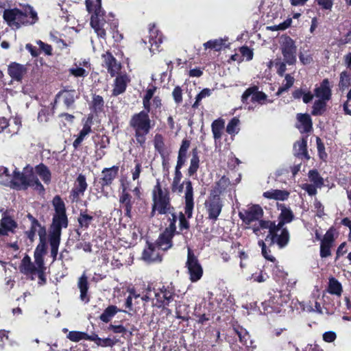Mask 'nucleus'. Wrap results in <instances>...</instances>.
Instances as JSON below:
<instances>
[{
	"instance_id": "16",
	"label": "nucleus",
	"mask_w": 351,
	"mask_h": 351,
	"mask_svg": "<svg viewBox=\"0 0 351 351\" xmlns=\"http://www.w3.org/2000/svg\"><path fill=\"white\" fill-rule=\"evenodd\" d=\"M88 187L86 177L82 174H80L74 184V186L71 192V198L72 202H77L81 197L84 195Z\"/></svg>"
},
{
	"instance_id": "32",
	"label": "nucleus",
	"mask_w": 351,
	"mask_h": 351,
	"mask_svg": "<svg viewBox=\"0 0 351 351\" xmlns=\"http://www.w3.org/2000/svg\"><path fill=\"white\" fill-rule=\"evenodd\" d=\"M77 286L80 291V300L84 303H88L90 300L87 294L88 285L87 277L84 274L79 278Z\"/></svg>"
},
{
	"instance_id": "35",
	"label": "nucleus",
	"mask_w": 351,
	"mask_h": 351,
	"mask_svg": "<svg viewBox=\"0 0 351 351\" xmlns=\"http://www.w3.org/2000/svg\"><path fill=\"white\" fill-rule=\"evenodd\" d=\"M154 145L155 149L160 154L161 157L163 158L162 164L165 165V158L167 155V151L165 149L164 138L161 134H156L155 135L154 139Z\"/></svg>"
},
{
	"instance_id": "39",
	"label": "nucleus",
	"mask_w": 351,
	"mask_h": 351,
	"mask_svg": "<svg viewBox=\"0 0 351 351\" xmlns=\"http://www.w3.org/2000/svg\"><path fill=\"white\" fill-rule=\"evenodd\" d=\"M190 146V142L188 140H183L181 147L179 150L178 161L176 166H178V168H182L185 162L186 152Z\"/></svg>"
},
{
	"instance_id": "28",
	"label": "nucleus",
	"mask_w": 351,
	"mask_h": 351,
	"mask_svg": "<svg viewBox=\"0 0 351 351\" xmlns=\"http://www.w3.org/2000/svg\"><path fill=\"white\" fill-rule=\"evenodd\" d=\"M119 171V167L117 166H113L110 168H105L103 169L102 178L101 180V185L102 186H108L110 185L112 180L116 178Z\"/></svg>"
},
{
	"instance_id": "1",
	"label": "nucleus",
	"mask_w": 351,
	"mask_h": 351,
	"mask_svg": "<svg viewBox=\"0 0 351 351\" xmlns=\"http://www.w3.org/2000/svg\"><path fill=\"white\" fill-rule=\"evenodd\" d=\"M86 5L91 14L90 25L99 37L105 38L107 33L113 34L116 31L118 23L112 13L106 14L102 9L101 0H86Z\"/></svg>"
},
{
	"instance_id": "40",
	"label": "nucleus",
	"mask_w": 351,
	"mask_h": 351,
	"mask_svg": "<svg viewBox=\"0 0 351 351\" xmlns=\"http://www.w3.org/2000/svg\"><path fill=\"white\" fill-rule=\"evenodd\" d=\"M121 311H122L118 309L116 306L110 305L104 310L99 318L103 322L108 323L118 312Z\"/></svg>"
},
{
	"instance_id": "34",
	"label": "nucleus",
	"mask_w": 351,
	"mask_h": 351,
	"mask_svg": "<svg viewBox=\"0 0 351 351\" xmlns=\"http://www.w3.org/2000/svg\"><path fill=\"white\" fill-rule=\"evenodd\" d=\"M104 58L108 71L112 76H114L119 70L120 65L117 63L115 58L109 53L104 55Z\"/></svg>"
},
{
	"instance_id": "17",
	"label": "nucleus",
	"mask_w": 351,
	"mask_h": 351,
	"mask_svg": "<svg viewBox=\"0 0 351 351\" xmlns=\"http://www.w3.org/2000/svg\"><path fill=\"white\" fill-rule=\"evenodd\" d=\"M25 168L29 187L33 188L39 192H43L45 188L35 173V168L29 165H27Z\"/></svg>"
},
{
	"instance_id": "6",
	"label": "nucleus",
	"mask_w": 351,
	"mask_h": 351,
	"mask_svg": "<svg viewBox=\"0 0 351 351\" xmlns=\"http://www.w3.org/2000/svg\"><path fill=\"white\" fill-rule=\"evenodd\" d=\"M152 195L153 201L152 216H154L156 212L160 215L171 214L172 217L176 215L173 213L174 208L171 204L169 192L167 189L162 188L158 180L152 190Z\"/></svg>"
},
{
	"instance_id": "20",
	"label": "nucleus",
	"mask_w": 351,
	"mask_h": 351,
	"mask_svg": "<svg viewBox=\"0 0 351 351\" xmlns=\"http://www.w3.org/2000/svg\"><path fill=\"white\" fill-rule=\"evenodd\" d=\"M27 217L31 221L30 230L35 233H37L40 239V244H42V249L43 250L46 242V229L42 226L40 223L35 219L32 215L28 214Z\"/></svg>"
},
{
	"instance_id": "51",
	"label": "nucleus",
	"mask_w": 351,
	"mask_h": 351,
	"mask_svg": "<svg viewBox=\"0 0 351 351\" xmlns=\"http://www.w3.org/2000/svg\"><path fill=\"white\" fill-rule=\"evenodd\" d=\"M326 101L319 99L316 100L313 106L312 114L315 116L322 114L326 110Z\"/></svg>"
},
{
	"instance_id": "41",
	"label": "nucleus",
	"mask_w": 351,
	"mask_h": 351,
	"mask_svg": "<svg viewBox=\"0 0 351 351\" xmlns=\"http://www.w3.org/2000/svg\"><path fill=\"white\" fill-rule=\"evenodd\" d=\"M268 278L269 276L263 269H258L256 271H252L246 280L261 283L265 282Z\"/></svg>"
},
{
	"instance_id": "14",
	"label": "nucleus",
	"mask_w": 351,
	"mask_h": 351,
	"mask_svg": "<svg viewBox=\"0 0 351 351\" xmlns=\"http://www.w3.org/2000/svg\"><path fill=\"white\" fill-rule=\"evenodd\" d=\"M155 302L153 304L158 308L168 305L173 300L174 293L171 288L162 287L158 291H154Z\"/></svg>"
},
{
	"instance_id": "54",
	"label": "nucleus",
	"mask_w": 351,
	"mask_h": 351,
	"mask_svg": "<svg viewBox=\"0 0 351 351\" xmlns=\"http://www.w3.org/2000/svg\"><path fill=\"white\" fill-rule=\"evenodd\" d=\"M199 156L197 155V153L195 150H193V156H192V158H191V162H190V166L189 168V176H193V174H195L197 172V171L199 168Z\"/></svg>"
},
{
	"instance_id": "8",
	"label": "nucleus",
	"mask_w": 351,
	"mask_h": 351,
	"mask_svg": "<svg viewBox=\"0 0 351 351\" xmlns=\"http://www.w3.org/2000/svg\"><path fill=\"white\" fill-rule=\"evenodd\" d=\"M176 215L173 216V219H171V222L165 230L160 235L157 240L156 246L162 250H167L171 247L172 241L173 237H176L178 239V245H181L183 243H186V237L179 232H176Z\"/></svg>"
},
{
	"instance_id": "25",
	"label": "nucleus",
	"mask_w": 351,
	"mask_h": 351,
	"mask_svg": "<svg viewBox=\"0 0 351 351\" xmlns=\"http://www.w3.org/2000/svg\"><path fill=\"white\" fill-rule=\"evenodd\" d=\"M27 69L25 66L13 62L8 66V74L14 80L21 81L25 75Z\"/></svg>"
},
{
	"instance_id": "3",
	"label": "nucleus",
	"mask_w": 351,
	"mask_h": 351,
	"mask_svg": "<svg viewBox=\"0 0 351 351\" xmlns=\"http://www.w3.org/2000/svg\"><path fill=\"white\" fill-rule=\"evenodd\" d=\"M266 230H268V234L265 237V242L269 245L276 243L280 249L287 245L289 241V233L287 228L270 221H261L258 226L253 227V232L258 237Z\"/></svg>"
},
{
	"instance_id": "4",
	"label": "nucleus",
	"mask_w": 351,
	"mask_h": 351,
	"mask_svg": "<svg viewBox=\"0 0 351 351\" xmlns=\"http://www.w3.org/2000/svg\"><path fill=\"white\" fill-rule=\"evenodd\" d=\"M3 19L12 29L33 25L38 20L37 12L29 5L25 6V12L17 8L5 10Z\"/></svg>"
},
{
	"instance_id": "26",
	"label": "nucleus",
	"mask_w": 351,
	"mask_h": 351,
	"mask_svg": "<svg viewBox=\"0 0 351 351\" xmlns=\"http://www.w3.org/2000/svg\"><path fill=\"white\" fill-rule=\"evenodd\" d=\"M297 119L298 121L297 123V128L299 129L300 132H308L311 130L312 120L309 114H298Z\"/></svg>"
},
{
	"instance_id": "63",
	"label": "nucleus",
	"mask_w": 351,
	"mask_h": 351,
	"mask_svg": "<svg viewBox=\"0 0 351 351\" xmlns=\"http://www.w3.org/2000/svg\"><path fill=\"white\" fill-rule=\"evenodd\" d=\"M172 96L176 104H181L182 102V88L178 86H176L172 92Z\"/></svg>"
},
{
	"instance_id": "36",
	"label": "nucleus",
	"mask_w": 351,
	"mask_h": 351,
	"mask_svg": "<svg viewBox=\"0 0 351 351\" xmlns=\"http://www.w3.org/2000/svg\"><path fill=\"white\" fill-rule=\"evenodd\" d=\"M93 221V216L88 214L86 210H80L77 221L81 229L86 230Z\"/></svg>"
},
{
	"instance_id": "23",
	"label": "nucleus",
	"mask_w": 351,
	"mask_h": 351,
	"mask_svg": "<svg viewBox=\"0 0 351 351\" xmlns=\"http://www.w3.org/2000/svg\"><path fill=\"white\" fill-rule=\"evenodd\" d=\"M77 97V95L75 90H63L57 95L56 103L58 99L62 100L64 105L69 108L73 104Z\"/></svg>"
},
{
	"instance_id": "47",
	"label": "nucleus",
	"mask_w": 351,
	"mask_h": 351,
	"mask_svg": "<svg viewBox=\"0 0 351 351\" xmlns=\"http://www.w3.org/2000/svg\"><path fill=\"white\" fill-rule=\"evenodd\" d=\"M239 131L240 120L237 117H233L226 126V132L231 136H235Z\"/></svg>"
},
{
	"instance_id": "7",
	"label": "nucleus",
	"mask_w": 351,
	"mask_h": 351,
	"mask_svg": "<svg viewBox=\"0 0 351 351\" xmlns=\"http://www.w3.org/2000/svg\"><path fill=\"white\" fill-rule=\"evenodd\" d=\"M130 125L135 132L136 142L143 146L146 141L145 136L152 128V121L147 112L142 110L134 114L130 119Z\"/></svg>"
},
{
	"instance_id": "9",
	"label": "nucleus",
	"mask_w": 351,
	"mask_h": 351,
	"mask_svg": "<svg viewBox=\"0 0 351 351\" xmlns=\"http://www.w3.org/2000/svg\"><path fill=\"white\" fill-rule=\"evenodd\" d=\"M263 209L258 205H254L239 213V216L244 223L247 225L248 229L253 230V227L258 226L259 222L264 221L261 219L263 217Z\"/></svg>"
},
{
	"instance_id": "10",
	"label": "nucleus",
	"mask_w": 351,
	"mask_h": 351,
	"mask_svg": "<svg viewBox=\"0 0 351 351\" xmlns=\"http://www.w3.org/2000/svg\"><path fill=\"white\" fill-rule=\"evenodd\" d=\"M186 267L191 282H195L201 279L203 275L202 267L192 250L189 247L188 248Z\"/></svg>"
},
{
	"instance_id": "48",
	"label": "nucleus",
	"mask_w": 351,
	"mask_h": 351,
	"mask_svg": "<svg viewBox=\"0 0 351 351\" xmlns=\"http://www.w3.org/2000/svg\"><path fill=\"white\" fill-rule=\"evenodd\" d=\"M308 176L311 184L317 186L319 189L322 188L324 185V179L320 176L317 170H310Z\"/></svg>"
},
{
	"instance_id": "24",
	"label": "nucleus",
	"mask_w": 351,
	"mask_h": 351,
	"mask_svg": "<svg viewBox=\"0 0 351 351\" xmlns=\"http://www.w3.org/2000/svg\"><path fill=\"white\" fill-rule=\"evenodd\" d=\"M230 184V182L229 178L226 176H222L213 186L209 194L220 197V195L226 192Z\"/></svg>"
},
{
	"instance_id": "44",
	"label": "nucleus",
	"mask_w": 351,
	"mask_h": 351,
	"mask_svg": "<svg viewBox=\"0 0 351 351\" xmlns=\"http://www.w3.org/2000/svg\"><path fill=\"white\" fill-rule=\"evenodd\" d=\"M307 141L306 138H302L301 141L296 142L294 145V149L295 154L298 156H303L309 158L307 150Z\"/></svg>"
},
{
	"instance_id": "21",
	"label": "nucleus",
	"mask_w": 351,
	"mask_h": 351,
	"mask_svg": "<svg viewBox=\"0 0 351 351\" xmlns=\"http://www.w3.org/2000/svg\"><path fill=\"white\" fill-rule=\"evenodd\" d=\"M20 271L23 274L30 276L32 280L34 279V276L38 272L36 265L32 263L30 257L27 255L25 256L21 261Z\"/></svg>"
},
{
	"instance_id": "55",
	"label": "nucleus",
	"mask_w": 351,
	"mask_h": 351,
	"mask_svg": "<svg viewBox=\"0 0 351 351\" xmlns=\"http://www.w3.org/2000/svg\"><path fill=\"white\" fill-rule=\"evenodd\" d=\"M266 242L263 241V240H260L258 242V245L261 247L262 254L266 258L267 260H269L271 262H274L275 261V258L274 256L271 254V250L269 247L267 246Z\"/></svg>"
},
{
	"instance_id": "52",
	"label": "nucleus",
	"mask_w": 351,
	"mask_h": 351,
	"mask_svg": "<svg viewBox=\"0 0 351 351\" xmlns=\"http://www.w3.org/2000/svg\"><path fill=\"white\" fill-rule=\"evenodd\" d=\"M1 226L2 230L6 231V235L8 231H12L16 226L15 221L10 217H3L1 220Z\"/></svg>"
},
{
	"instance_id": "22",
	"label": "nucleus",
	"mask_w": 351,
	"mask_h": 351,
	"mask_svg": "<svg viewBox=\"0 0 351 351\" xmlns=\"http://www.w3.org/2000/svg\"><path fill=\"white\" fill-rule=\"evenodd\" d=\"M315 95L319 99H323L325 101L330 100L331 97V89L328 79H324L320 85L315 88Z\"/></svg>"
},
{
	"instance_id": "61",
	"label": "nucleus",
	"mask_w": 351,
	"mask_h": 351,
	"mask_svg": "<svg viewBox=\"0 0 351 351\" xmlns=\"http://www.w3.org/2000/svg\"><path fill=\"white\" fill-rule=\"evenodd\" d=\"M86 332L79 331H71L67 335V338L74 342L80 341V340L84 339Z\"/></svg>"
},
{
	"instance_id": "42",
	"label": "nucleus",
	"mask_w": 351,
	"mask_h": 351,
	"mask_svg": "<svg viewBox=\"0 0 351 351\" xmlns=\"http://www.w3.org/2000/svg\"><path fill=\"white\" fill-rule=\"evenodd\" d=\"M45 250V248L42 249V244H40L36 247L34 252V263H33L37 269V271L45 270L44 266V260L43 258L42 252Z\"/></svg>"
},
{
	"instance_id": "2",
	"label": "nucleus",
	"mask_w": 351,
	"mask_h": 351,
	"mask_svg": "<svg viewBox=\"0 0 351 351\" xmlns=\"http://www.w3.org/2000/svg\"><path fill=\"white\" fill-rule=\"evenodd\" d=\"M53 206L56 213L53 216L52 223L49 230V241L51 246V255L54 261L58 256V248L60 243L62 229L68 226V219L66 215V208L64 202L60 196L53 197Z\"/></svg>"
},
{
	"instance_id": "29",
	"label": "nucleus",
	"mask_w": 351,
	"mask_h": 351,
	"mask_svg": "<svg viewBox=\"0 0 351 351\" xmlns=\"http://www.w3.org/2000/svg\"><path fill=\"white\" fill-rule=\"evenodd\" d=\"M130 80L126 75H119L114 80V86L112 90V95L117 96L125 92L127 84Z\"/></svg>"
},
{
	"instance_id": "13",
	"label": "nucleus",
	"mask_w": 351,
	"mask_h": 351,
	"mask_svg": "<svg viewBox=\"0 0 351 351\" xmlns=\"http://www.w3.org/2000/svg\"><path fill=\"white\" fill-rule=\"evenodd\" d=\"M223 206L221 197L209 194L204 202V207L208 219L217 220L221 212Z\"/></svg>"
},
{
	"instance_id": "59",
	"label": "nucleus",
	"mask_w": 351,
	"mask_h": 351,
	"mask_svg": "<svg viewBox=\"0 0 351 351\" xmlns=\"http://www.w3.org/2000/svg\"><path fill=\"white\" fill-rule=\"evenodd\" d=\"M14 178V173L12 174L10 173V171L6 167H1L0 169V184L8 186H10V183H5V182L8 180V178Z\"/></svg>"
},
{
	"instance_id": "38",
	"label": "nucleus",
	"mask_w": 351,
	"mask_h": 351,
	"mask_svg": "<svg viewBox=\"0 0 351 351\" xmlns=\"http://www.w3.org/2000/svg\"><path fill=\"white\" fill-rule=\"evenodd\" d=\"M162 36L158 34V31L151 29L149 40L150 44V51L154 53L155 51H157L160 45L162 43Z\"/></svg>"
},
{
	"instance_id": "33",
	"label": "nucleus",
	"mask_w": 351,
	"mask_h": 351,
	"mask_svg": "<svg viewBox=\"0 0 351 351\" xmlns=\"http://www.w3.org/2000/svg\"><path fill=\"white\" fill-rule=\"evenodd\" d=\"M224 126L225 121L222 119H216L212 123L211 129L215 143L221 140Z\"/></svg>"
},
{
	"instance_id": "37",
	"label": "nucleus",
	"mask_w": 351,
	"mask_h": 351,
	"mask_svg": "<svg viewBox=\"0 0 351 351\" xmlns=\"http://www.w3.org/2000/svg\"><path fill=\"white\" fill-rule=\"evenodd\" d=\"M228 38H217L215 40H210L208 42L204 43L203 46L204 49H210L215 51H219L226 45Z\"/></svg>"
},
{
	"instance_id": "57",
	"label": "nucleus",
	"mask_w": 351,
	"mask_h": 351,
	"mask_svg": "<svg viewBox=\"0 0 351 351\" xmlns=\"http://www.w3.org/2000/svg\"><path fill=\"white\" fill-rule=\"evenodd\" d=\"M104 101L101 96L94 95L92 101V108L95 112H101Z\"/></svg>"
},
{
	"instance_id": "18",
	"label": "nucleus",
	"mask_w": 351,
	"mask_h": 351,
	"mask_svg": "<svg viewBox=\"0 0 351 351\" xmlns=\"http://www.w3.org/2000/svg\"><path fill=\"white\" fill-rule=\"evenodd\" d=\"M250 97H251L252 101L258 103H261V101H264L267 97L264 93L258 91V88L256 86L247 88L243 93L241 97L242 102L243 104H247V99Z\"/></svg>"
},
{
	"instance_id": "58",
	"label": "nucleus",
	"mask_w": 351,
	"mask_h": 351,
	"mask_svg": "<svg viewBox=\"0 0 351 351\" xmlns=\"http://www.w3.org/2000/svg\"><path fill=\"white\" fill-rule=\"evenodd\" d=\"M69 73L75 77H85L88 73L85 69L80 67L77 63H75L74 66L69 69Z\"/></svg>"
},
{
	"instance_id": "60",
	"label": "nucleus",
	"mask_w": 351,
	"mask_h": 351,
	"mask_svg": "<svg viewBox=\"0 0 351 351\" xmlns=\"http://www.w3.org/2000/svg\"><path fill=\"white\" fill-rule=\"evenodd\" d=\"M212 90L209 88H204L195 98V101L193 105V108H197L199 102L206 97H209L211 95Z\"/></svg>"
},
{
	"instance_id": "45",
	"label": "nucleus",
	"mask_w": 351,
	"mask_h": 351,
	"mask_svg": "<svg viewBox=\"0 0 351 351\" xmlns=\"http://www.w3.org/2000/svg\"><path fill=\"white\" fill-rule=\"evenodd\" d=\"M235 332L237 334L240 341L246 346H251L252 344V341L250 339V335L248 332L242 327H237L234 329Z\"/></svg>"
},
{
	"instance_id": "12",
	"label": "nucleus",
	"mask_w": 351,
	"mask_h": 351,
	"mask_svg": "<svg viewBox=\"0 0 351 351\" xmlns=\"http://www.w3.org/2000/svg\"><path fill=\"white\" fill-rule=\"evenodd\" d=\"M289 301V295L278 291L275 292L274 295L269 299V300L263 304L266 305L265 311H267V313H271L273 312L280 313L282 311V308L285 304H287Z\"/></svg>"
},
{
	"instance_id": "5",
	"label": "nucleus",
	"mask_w": 351,
	"mask_h": 351,
	"mask_svg": "<svg viewBox=\"0 0 351 351\" xmlns=\"http://www.w3.org/2000/svg\"><path fill=\"white\" fill-rule=\"evenodd\" d=\"M181 168L176 167L175 175L171 184V191L173 193L180 194L183 192L184 188V213L188 218H191L193 215L194 208L193 188L190 180H184L182 184L180 183L182 174L180 171Z\"/></svg>"
},
{
	"instance_id": "62",
	"label": "nucleus",
	"mask_w": 351,
	"mask_h": 351,
	"mask_svg": "<svg viewBox=\"0 0 351 351\" xmlns=\"http://www.w3.org/2000/svg\"><path fill=\"white\" fill-rule=\"evenodd\" d=\"M350 84V77L346 71H343L340 74L339 87L341 88H346L348 87Z\"/></svg>"
},
{
	"instance_id": "31",
	"label": "nucleus",
	"mask_w": 351,
	"mask_h": 351,
	"mask_svg": "<svg viewBox=\"0 0 351 351\" xmlns=\"http://www.w3.org/2000/svg\"><path fill=\"white\" fill-rule=\"evenodd\" d=\"M35 173L45 184H49L51 180V173L49 169L43 163L34 167Z\"/></svg>"
},
{
	"instance_id": "27",
	"label": "nucleus",
	"mask_w": 351,
	"mask_h": 351,
	"mask_svg": "<svg viewBox=\"0 0 351 351\" xmlns=\"http://www.w3.org/2000/svg\"><path fill=\"white\" fill-rule=\"evenodd\" d=\"M278 209L280 210V214L278 217V225L284 226L285 223H290L293 219V214L289 208H287L285 204H278Z\"/></svg>"
},
{
	"instance_id": "15",
	"label": "nucleus",
	"mask_w": 351,
	"mask_h": 351,
	"mask_svg": "<svg viewBox=\"0 0 351 351\" xmlns=\"http://www.w3.org/2000/svg\"><path fill=\"white\" fill-rule=\"evenodd\" d=\"M5 182L10 183V186L16 190H26L29 188V185L27 184L25 168H23L22 172L17 171L15 168L14 170V178H8Z\"/></svg>"
},
{
	"instance_id": "11",
	"label": "nucleus",
	"mask_w": 351,
	"mask_h": 351,
	"mask_svg": "<svg viewBox=\"0 0 351 351\" xmlns=\"http://www.w3.org/2000/svg\"><path fill=\"white\" fill-rule=\"evenodd\" d=\"M280 43L283 60L289 65L295 64L296 62V46L293 40L285 36L280 38Z\"/></svg>"
},
{
	"instance_id": "53",
	"label": "nucleus",
	"mask_w": 351,
	"mask_h": 351,
	"mask_svg": "<svg viewBox=\"0 0 351 351\" xmlns=\"http://www.w3.org/2000/svg\"><path fill=\"white\" fill-rule=\"evenodd\" d=\"M156 90V88L154 86H152L151 88H147L146 90L145 95L143 97V108L145 110H147L148 111L150 110V106H149V102L154 98V95L155 93V91Z\"/></svg>"
},
{
	"instance_id": "43",
	"label": "nucleus",
	"mask_w": 351,
	"mask_h": 351,
	"mask_svg": "<svg viewBox=\"0 0 351 351\" xmlns=\"http://www.w3.org/2000/svg\"><path fill=\"white\" fill-rule=\"evenodd\" d=\"M328 291L330 294L341 295L342 293L341 284L335 278H330L328 282Z\"/></svg>"
},
{
	"instance_id": "64",
	"label": "nucleus",
	"mask_w": 351,
	"mask_h": 351,
	"mask_svg": "<svg viewBox=\"0 0 351 351\" xmlns=\"http://www.w3.org/2000/svg\"><path fill=\"white\" fill-rule=\"evenodd\" d=\"M301 188L311 196L315 195L317 193V189H319L317 186L308 183L302 184Z\"/></svg>"
},
{
	"instance_id": "56",
	"label": "nucleus",
	"mask_w": 351,
	"mask_h": 351,
	"mask_svg": "<svg viewBox=\"0 0 351 351\" xmlns=\"http://www.w3.org/2000/svg\"><path fill=\"white\" fill-rule=\"evenodd\" d=\"M149 106H150V110H144L143 112H147V114L151 113L152 114H154L156 113L157 109H160L161 107V99L159 97H154L153 99L149 101Z\"/></svg>"
},
{
	"instance_id": "50",
	"label": "nucleus",
	"mask_w": 351,
	"mask_h": 351,
	"mask_svg": "<svg viewBox=\"0 0 351 351\" xmlns=\"http://www.w3.org/2000/svg\"><path fill=\"white\" fill-rule=\"evenodd\" d=\"M294 78L289 74H287L285 77V80L282 84L281 86L279 87L277 95H280L284 92L287 91L293 84Z\"/></svg>"
},
{
	"instance_id": "19",
	"label": "nucleus",
	"mask_w": 351,
	"mask_h": 351,
	"mask_svg": "<svg viewBox=\"0 0 351 351\" xmlns=\"http://www.w3.org/2000/svg\"><path fill=\"white\" fill-rule=\"evenodd\" d=\"M142 254V258L147 263L160 262L162 261L160 255V249L154 244L148 243Z\"/></svg>"
},
{
	"instance_id": "30",
	"label": "nucleus",
	"mask_w": 351,
	"mask_h": 351,
	"mask_svg": "<svg viewBox=\"0 0 351 351\" xmlns=\"http://www.w3.org/2000/svg\"><path fill=\"white\" fill-rule=\"evenodd\" d=\"M289 192L285 190L271 189L263 193V197L269 199L285 201L289 197Z\"/></svg>"
},
{
	"instance_id": "49",
	"label": "nucleus",
	"mask_w": 351,
	"mask_h": 351,
	"mask_svg": "<svg viewBox=\"0 0 351 351\" xmlns=\"http://www.w3.org/2000/svg\"><path fill=\"white\" fill-rule=\"evenodd\" d=\"M91 132V126L88 123H86L82 130L80 131L78 136L74 141L73 145L75 148H77L80 143L83 141L84 138Z\"/></svg>"
},
{
	"instance_id": "46",
	"label": "nucleus",
	"mask_w": 351,
	"mask_h": 351,
	"mask_svg": "<svg viewBox=\"0 0 351 351\" xmlns=\"http://www.w3.org/2000/svg\"><path fill=\"white\" fill-rule=\"evenodd\" d=\"M235 332L237 334L240 341L246 346H251L252 344V341L250 339V335L248 332L242 327H237L234 329Z\"/></svg>"
}]
</instances>
